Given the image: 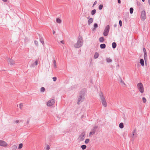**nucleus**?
Wrapping results in <instances>:
<instances>
[{
	"label": "nucleus",
	"mask_w": 150,
	"mask_h": 150,
	"mask_svg": "<svg viewBox=\"0 0 150 150\" xmlns=\"http://www.w3.org/2000/svg\"><path fill=\"white\" fill-rule=\"evenodd\" d=\"M93 19L92 18H91L88 21V25H90L93 22Z\"/></svg>",
	"instance_id": "obj_14"
},
{
	"label": "nucleus",
	"mask_w": 150,
	"mask_h": 150,
	"mask_svg": "<svg viewBox=\"0 0 150 150\" xmlns=\"http://www.w3.org/2000/svg\"><path fill=\"white\" fill-rule=\"evenodd\" d=\"M29 122V120H28L27 122V124H28Z\"/></svg>",
	"instance_id": "obj_47"
},
{
	"label": "nucleus",
	"mask_w": 150,
	"mask_h": 150,
	"mask_svg": "<svg viewBox=\"0 0 150 150\" xmlns=\"http://www.w3.org/2000/svg\"><path fill=\"white\" fill-rule=\"evenodd\" d=\"M137 133L136 129H135L132 132V136H131L132 139L134 140L135 138L137 137Z\"/></svg>",
	"instance_id": "obj_10"
},
{
	"label": "nucleus",
	"mask_w": 150,
	"mask_h": 150,
	"mask_svg": "<svg viewBox=\"0 0 150 150\" xmlns=\"http://www.w3.org/2000/svg\"><path fill=\"white\" fill-rule=\"evenodd\" d=\"M96 12V10L95 9H93L91 12V14L92 15H94Z\"/></svg>",
	"instance_id": "obj_26"
},
{
	"label": "nucleus",
	"mask_w": 150,
	"mask_h": 150,
	"mask_svg": "<svg viewBox=\"0 0 150 150\" xmlns=\"http://www.w3.org/2000/svg\"><path fill=\"white\" fill-rule=\"evenodd\" d=\"M86 146L85 145H82L81 146V147L83 150L85 149L86 148Z\"/></svg>",
	"instance_id": "obj_24"
},
{
	"label": "nucleus",
	"mask_w": 150,
	"mask_h": 150,
	"mask_svg": "<svg viewBox=\"0 0 150 150\" xmlns=\"http://www.w3.org/2000/svg\"><path fill=\"white\" fill-rule=\"evenodd\" d=\"M100 97L103 105L104 107H106L107 106V103L106 102L105 98L102 92L100 93Z\"/></svg>",
	"instance_id": "obj_3"
},
{
	"label": "nucleus",
	"mask_w": 150,
	"mask_h": 150,
	"mask_svg": "<svg viewBox=\"0 0 150 150\" xmlns=\"http://www.w3.org/2000/svg\"><path fill=\"white\" fill-rule=\"evenodd\" d=\"M137 87L139 91L141 93L144 92V88L143 85L141 83H139L137 84Z\"/></svg>",
	"instance_id": "obj_4"
},
{
	"label": "nucleus",
	"mask_w": 150,
	"mask_h": 150,
	"mask_svg": "<svg viewBox=\"0 0 150 150\" xmlns=\"http://www.w3.org/2000/svg\"><path fill=\"white\" fill-rule=\"evenodd\" d=\"M83 40L82 36L79 35L78 38V41L74 45L75 48H78L81 47L83 44Z\"/></svg>",
	"instance_id": "obj_1"
},
{
	"label": "nucleus",
	"mask_w": 150,
	"mask_h": 150,
	"mask_svg": "<svg viewBox=\"0 0 150 150\" xmlns=\"http://www.w3.org/2000/svg\"><path fill=\"white\" fill-rule=\"evenodd\" d=\"M40 41L42 43L43 45L44 44V42L43 41V39L42 38H40Z\"/></svg>",
	"instance_id": "obj_28"
},
{
	"label": "nucleus",
	"mask_w": 150,
	"mask_h": 150,
	"mask_svg": "<svg viewBox=\"0 0 150 150\" xmlns=\"http://www.w3.org/2000/svg\"><path fill=\"white\" fill-rule=\"evenodd\" d=\"M148 3L149 5H150V0H148Z\"/></svg>",
	"instance_id": "obj_48"
},
{
	"label": "nucleus",
	"mask_w": 150,
	"mask_h": 150,
	"mask_svg": "<svg viewBox=\"0 0 150 150\" xmlns=\"http://www.w3.org/2000/svg\"><path fill=\"white\" fill-rule=\"evenodd\" d=\"M45 89L44 87H42L40 89V91L42 92H43L45 91Z\"/></svg>",
	"instance_id": "obj_29"
},
{
	"label": "nucleus",
	"mask_w": 150,
	"mask_h": 150,
	"mask_svg": "<svg viewBox=\"0 0 150 150\" xmlns=\"http://www.w3.org/2000/svg\"><path fill=\"white\" fill-rule=\"evenodd\" d=\"M116 24H115V25H114V26L115 27H116Z\"/></svg>",
	"instance_id": "obj_51"
},
{
	"label": "nucleus",
	"mask_w": 150,
	"mask_h": 150,
	"mask_svg": "<svg viewBox=\"0 0 150 150\" xmlns=\"http://www.w3.org/2000/svg\"><path fill=\"white\" fill-rule=\"evenodd\" d=\"M4 2H6L8 0H2Z\"/></svg>",
	"instance_id": "obj_46"
},
{
	"label": "nucleus",
	"mask_w": 150,
	"mask_h": 150,
	"mask_svg": "<svg viewBox=\"0 0 150 150\" xmlns=\"http://www.w3.org/2000/svg\"><path fill=\"white\" fill-rule=\"evenodd\" d=\"M141 20L144 21L146 18V12L144 11H142L141 13Z\"/></svg>",
	"instance_id": "obj_8"
},
{
	"label": "nucleus",
	"mask_w": 150,
	"mask_h": 150,
	"mask_svg": "<svg viewBox=\"0 0 150 150\" xmlns=\"http://www.w3.org/2000/svg\"><path fill=\"white\" fill-rule=\"evenodd\" d=\"M55 103L54 99H52L49 100L47 103V105L48 106H50L53 105Z\"/></svg>",
	"instance_id": "obj_11"
},
{
	"label": "nucleus",
	"mask_w": 150,
	"mask_h": 150,
	"mask_svg": "<svg viewBox=\"0 0 150 150\" xmlns=\"http://www.w3.org/2000/svg\"><path fill=\"white\" fill-rule=\"evenodd\" d=\"M117 46V44L116 42H113L112 43V47L113 48L115 49V48Z\"/></svg>",
	"instance_id": "obj_16"
},
{
	"label": "nucleus",
	"mask_w": 150,
	"mask_h": 150,
	"mask_svg": "<svg viewBox=\"0 0 150 150\" xmlns=\"http://www.w3.org/2000/svg\"><path fill=\"white\" fill-rule=\"evenodd\" d=\"M84 92L82 91L80 92L78 99L77 103L78 104H79L81 103L83 101L84 99Z\"/></svg>",
	"instance_id": "obj_2"
},
{
	"label": "nucleus",
	"mask_w": 150,
	"mask_h": 150,
	"mask_svg": "<svg viewBox=\"0 0 150 150\" xmlns=\"http://www.w3.org/2000/svg\"><path fill=\"white\" fill-rule=\"evenodd\" d=\"M110 30V26L109 25H107L104 31L103 34L105 36L108 35Z\"/></svg>",
	"instance_id": "obj_5"
},
{
	"label": "nucleus",
	"mask_w": 150,
	"mask_h": 150,
	"mask_svg": "<svg viewBox=\"0 0 150 150\" xmlns=\"http://www.w3.org/2000/svg\"><path fill=\"white\" fill-rule=\"evenodd\" d=\"M99 56V54L98 52H96L94 55V58L95 59H96Z\"/></svg>",
	"instance_id": "obj_19"
},
{
	"label": "nucleus",
	"mask_w": 150,
	"mask_h": 150,
	"mask_svg": "<svg viewBox=\"0 0 150 150\" xmlns=\"http://www.w3.org/2000/svg\"><path fill=\"white\" fill-rule=\"evenodd\" d=\"M143 50L144 52V59L145 63L146 64H147V52L145 48H143Z\"/></svg>",
	"instance_id": "obj_9"
},
{
	"label": "nucleus",
	"mask_w": 150,
	"mask_h": 150,
	"mask_svg": "<svg viewBox=\"0 0 150 150\" xmlns=\"http://www.w3.org/2000/svg\"><path fill=\"white\" fill-rule=\"evenodd\" d=\"M85 132H83L79 136L78 139L80 141H83L85 138Z\"/></svg>",
	"instance_id": "obj_6"
},
{
	"label": "nucleus",
	"mask_w": 150,
	"mask_h": 150,
	"mask_svg": "<svg viewBox=\"0 0 150 150\" xmlns=\"http://www.w3.org/2000/svg\"><path fill=\"white\" fill-rule=\"evenodd\" d=\"M142 99L143 102L144 103H145L146 102V98L145 97L142 98Z\"/></svg>",
	"instance_id": "obj_32"
},
{
	"label": "nucleus",
	"mask_w": 150,
	"mask_h": 150,
	"mask_svg": "<svg viewBox=\"0 0 150 150\" xmlns=\"http://www.w3.org/2000/svg\"><path fill=\"white\" fill-rule=\"evenodd\" d=\"M142 1L143 2H144L145 1V0H142Z\"/></svg>",
	"instance_id": "obj_50"
},
{
	"label": "nucleus",
	"mask_w": 150,
	"mask_h": 150,
	"mask_svg": "<svg viewBox=\"0 0 150 150\" xmlns=\"http://www.w3.org/2000/svg\"><path fill=\"white\" fill-rule=\"evenodd\" d=\"M103 7V5L102 4L100 5L98 7L99 10H101Z\"/></svg>",
	"instance_id": "obj_33"
},
{
	"label": "nucleus",
	"mask_w": 150,
	"mask_h": 150,
	"mask_svg": "<svg viewBox=\"0 0 150 150\" xmlns=\"http://www.w3.org/2000/svg\"><path fill=\"white\" fill-rule=\"evenodd\" d=\"M89 139H86L85 141V143L86 144H87L89 142Z\"/></svg>",
	"instance_id": "obj_31"
},
{
	"label": "nucleus",
	"mask_w": 150,
	"mask_h": 150,
	"mask_svg": "<svg viewBox=\"0 0 150 150\" xmlns=\"http://www.w3.org/2000/svg\"><path fill=\"white\" fill-rule=\"evenodd\" d=\"M119 127L121 128L122 129L124 127V125L123 123H121L119 125Z\"/></svg>",
	"instance_id": "obj_23"
},
{
	"label": "nucleus",
	"mask_w": 150,
	"mask_h": 150,
	"mask_svg": "<svg viewBox=\"0 0 150 150\" xmlns=\"http://www.w3.org/2000/svg\"><path fill=\"white\" fill-rule=\"evenodd\" d=\"M106 60L107 62L108 63L111 62H112V60L110 59V58H106Z\"/></svg>",
	"instance_id": "obj_25"
},
{
	"label": "nucleus",
	"mask_w": 150,
	"mask_h": 150,
	"mask_svg": "<svg viewBox=\"0 0 150 150\" xmlns=\"http://www.w3.org/2000/svg\"><path fill=\"white\" fill-rule=\"evenodd\" d=\"M104 38L103 37H100L99 39V40L100 42H102L104 41Z\"/></svg>",
	"instance_id": "obj_18"
},
{
	"label": "nucleus",
	"mask_w": 150,
	"mask_h": 150,
	"mask_svg": "<svg viewBox=\"0 0 150 150\" xmlns=\"http://www.w3.org/2000/svg\"><path fill=\"white\" fill-rule=\"evenodd\" d=\"M129 10H130V13L131 14L133 12V10H134L133 8H130Z\"/></svg>",
	"instance_id": "obj_30"
},
{
	"label": "nucleus",
	"mask_w": 150,
	"mask_h": 150,
	"mask_svg": "<svg viewBox=\"0 0 150 150\" xmlns=\"http://www.w3.org/2000/svg\"><path fill=\"white\" fill-rule=\"evenodd\" d=\"M7 145V144L4 141L2 140H0V146H1L6 147Z\"/></svg>",
	"instance_id": "obj_13"
},
{
	"label": "nucleus",
	"mask_w": 150,
	"mask_h": 150,
	"mask_svg": "<svg viewBox=\"0 0 150 150\" xmlns=\"http://www.w3.org/2000/svg\"><path fill=\"white\" fill-rule=\"evenodd\" d=\"M52 79L54 81H55L57 80V78L56 77H53Z\"/></svg>",
	"instance_id": "obj_39"
},
{
	"label": "nucleus",
	"mask_w": 150,
	"mask_h": 150,
	"mask_svg": "<svg viewBox=\"0 0 150 150\" xmlns=\"http://www.w3.org/2000/svg\"><path fill=\"white\" fill-rule=\"evenodd\" d=\"M7 61L8 63L10 65H12L15 63V62L13 59H10L9 58H8Z\"/></svg>",
	"instance_id": "obj_12"
},
{
	"label": "nucleus",
	"mask_w": 150,
	"mask_h": 150,
	"mask_svg": "<svg viewBox=\"0 0 150 150\" xmlns=\"http://www.w3.org/2000/svg\"><path fill=\"white\" fill-rule=\"evenodd\" d=\"M117 1H118V2L119 4H120V3H121L120 0H118Z\"/></svg>",
	"instance_id": "obj_43"
},
{
	"label": "nucleus",
	"mask_w": 150,
	"mask_h": 150,
	"mask_svg": "<svg viewBox=\"0 0 150 150\" xmlns=\"http://www.w3.org/2000/svg\"><path fill=\"white\" fill-rule=\"evenodd\" d=\"M119 24L120 27L122 26V23L121 20H120L119 21Z\"/></svg>",
	"instance_id": "obj_36"
},
{
	"label": "nucleus",
	"mask_w": 150,
	"mask_h": 150,
	"mask_svg": "<svg viewBox=\"0 0 150 150\" xmlns=\"http://www.w3.org/2000/svg\"><path fill=\"white\" fill-rule=\"evenodd\" d=\"M98 27V25L96 23H95L94 24V29Z\"/></svg>",
	"instance_id": "obj_35"
},
{
	"label": "nucleus",
	"mask_w": 150,
	"mask_h": 150,
	"mask_svg": "<svg viewBox=\"0 0 150 150\" xmlns=\"http://www.w3.org/2000/svg\"><path fill=\"white\" fill-rule=\"evenodd\" d=\"M120 83L122 84H123L124 85V86H125L126 85V84L125 83H124V82L122 81V79H121V78L120 77Z\"/></svg>",
	"instance_id": "obj_21"
},
{
	"label": "nucleus",
	"mask_w": 150,
	"mask_h": 150,
	"mask_svg": "<svg viewBox=\"0 0 150 150\" xmlns=\"http://www.w3.org/2000/svg\"><path fill=\"white\" fill-rule=\"evenodd\" d=\"M20 108L21 109V108L23 106V104L22 103H20L19 105Z\"/></svg>",
	"instance_id": "obj_41"
},
{
	"label": "nucleus",
	"mask_w": 150,
	"mask_h": 150,
	"mask_svg": "<svg viewBox=\"0 0 150 150\" xmlns=\"http://www.w3.org/2000/svg\"><path fill=\"white\" fill-rule=\"evenodd\" d=\"M55 33V32L54 30H53V34H54H54Z\"/></svg>",
	"instance_id": "obj_45"
},
{
	"label": "nucleus",
	"mask_w": 150,
	"mask_h": 150,
	"mask_svg": "<svg viewBox=\"0 0 150 150\" xmlns=\"http://www.w3.org/2000/svg\"><path fill=\"white\" fill-rule=\"evenodd\" d=\"M38 63V61L36 60L35 61V62L31 66H32V67H33L35 65H37Z\"/></svg>",
	"instance_id": "obj_22"
},
{
	"label": "nucleus",
	"mask_w": 150,
	"mask_h": 150,
	"mask_svg": "<svg viewBox=\"0 0 150 150\" xmlns=\"http://www.w3.org/2000/svg\"><path fill=\"white\" fill-rule=\"evenodd\" d=\"M13 147L14 148H16V145H14L13 146Z\"/></svg>",
	"instance_id": "obj_49"
},
{
	"label": "nucleus",
	"mask_w": 150,
	"mask_h": 150,
	"mask_svg": "<svg viewBox=\"0 0 150 150\" xmlns=\"http://www.w3.org/2000/svg\"><path fill=\"white\" fill-rule=\"evenodd\" d=\"M50 149V147L49 145H47V147L46 149V150H49Z\"/></svg>",
	"instance_id": "obj_37"
},
{
	"label": "nucleus",
	"mask_w": 150,
	"mask_h": 150,
	"mask_svg": "<svg viewBox=\"0 0 150 150\" xmlns=\"http://www.w3.org/2000/svg\"><path fill=\"white\" fill-rule=\"evenodd\" d=\"M100 47L101 49H104L106 47V45L105 44H102L100 45Z\"/></svg>",
	"instance_id": "obj_15"
},
{
	"label": "nucleus",
	"mask_w": 150,
	"mask_h": 150,
	"mask_svg": "<svg viewBox=\"0 0 150 150\" xmlns=\"http://www.w3.org/2000/svg\"><path fill=\"white\" fill-rule=\"evenodd\" d=\"M34 43L36 46H38V42L37 41L35 40L34 41Z\"/></svg>",
	"instance_id": "obj_38"
},
{
	"label": "nucleus",
	"mask_w": 150,
	"mask_h": 150,
	"mask_svg": "<svg viewBox=\"0 0 150 150\" xmlns=\"http://www.w3.org/2000/svg\"><path fill=\"white\" fill-rule=\"evenodd\" d=\"M56 21L57 23H61L62 22V20L59 18H57L56 19Z\"/></svg>",
	"instance_id": "obj_20"
},
{
	"label": "nucleus",
	"mask_w": 150,
	"mask_h": 150,
	"mask_svg": "<svg viewBox=\"0 0 150 150\" xmlns=\"http://www.w3.org/2000/svg\"><path fill=\"white\" fill-rule=\"evenodd\" d=\"M60 42H61V43H62V44H64V41L63 40L61 41H60Z\"/></svg>",
	"instance_id": "obj_44"
},
{
	"label": "nucleus",
	"mask_w": 150,
	"mask_h": 150,
	"mask_svg": "<svg viewBox=\"0 0 150 150\" xmlns=\"http://www.w3.org/2000/svg\"><path fill=\"white\" fill-rule=\"evenodd\" d=\"M98 128V126H95L93 127V129L91 130V132L89 134V136H91V135H93L95 134L96 132V129Z\"/></svg>",
	"instance_id": "obj_7"
},
{
	"label": "nucleus",
	"mask_w": 150,
	"mask_h": 150,
	"mask_svg": "<svg viewBox=\"0 0 150 150\" xmlns=\"http://www.w3.org/2000/svg\"><path fill=\"white\" fill-rule=\"evenodd\" d=\"M23 147V144L22 143L20 144L19 145V146L18 148V149H20L22 148Z\"/></svg>",
	"instance_id": "obj_34"
},
{
	"label": "nucleus",
	"mask_w": 150,
	"mask_h": 150,
	"mask_svg": "<svg viewBox=\"0 0 150 150\" xmlns=\"http://www.w3.org/2000/svg\"><path fill=\"white\" fill-rule=\"evenodd\" d=\"M97 1H96L94 2L93 5V7L96 4H97Z\"/></svg>",
	"instance_id": "obj_40"
},
{
	"label": "nucleus",
	"mask_w": 150,
	"mask_h": 150,
	"mask_svg": "<svg viewBox=\"0 0 150 150\" xmlns=\"http://www.w3.org/2000/svg\"><path fill=\"white\" fill-rule=\"evenodd\" d=\"M53 63L54 65V67L55 68H57V65L56 64V61L55 59L53 61Z\"/></svg>",
	"instance_id": "obj_27"
},
{
	"label": "nucleus",
	"mask_w": 150,
	"mask_h": 150,
	"mask_svg": "<svg viewBox=\"0 0 150 150\" xmlns=\"http://www.w3.org/2000/svg\"><path fill=\"white\" fill-rule=\"evenodd\" d=\"M140 62L141 65L143 66L144 65V60L143 59H141L140 60Z\"/></svg>",
	"instance_id": "obj_17"
},
{
	"label": "nucleus",
	"mask_w": 150,
	"mask_h": 150,
	"mask_svg": "<svg viewBox=\"0 0 150 150\" xmlns=\"http://www.w3.org/2000/svg\"><path fill=\"white\" fill-rule=\"evenodd\" d=\"M15 123H18L19 122V120H16V121L14 122Z\"/></svg>",
	"instance_id": "obj_42"
}]
</instances>
